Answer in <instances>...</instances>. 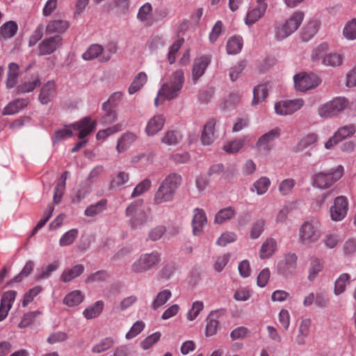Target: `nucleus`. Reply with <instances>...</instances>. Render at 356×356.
Here are the masks:
<instances>
[{
    "mask_svg": "<svg viewBox=\"0 0 356 356\" xmlns=\"http://www.w3.org/2000/svg\"><path fill=\"white\" fill-rule=\"evenodd\" d=\"M95 122H92L90 118H84L70 124L67 128L56 131L53 136V142L55 144L70 138L73 135L71 128L79 131L78 138L83 139L95 129Z\"/></svg>",
    "mask_w": 356,
    "mask_h": 356,
    "instance_id": "obj_1",
    "label": "nucleus"
},
{
    "mask_svg": "<svg viewBox=\"0 0 356 356\" xmlns=\"http://www.w3.org/2000/svg\"><path fill=\"white\" fill-rule=\"evenodd\" d=\"M184 82V72L177 70L172 74L170 82L164 83L157 93V103L161 100H170L178 97Z\"/></svg>",
    "mask_w": 356,
    "mask_h": 356,
    "instance_id": "obj_2",
    "label": "nucleus"
},
{
    "mask_svg": "<svg viewBox=\"0 0 356 356\" xmlns=\"http://www.w3.org/2000/svg\"><path fill=\"white\" fill-rule=\"evenodd\" d=\"M181 181V177L175 173L166 177L157 190V204L172 201Z\"/></svg>",
    "mask_w": 356,
    "mask_h": 356,
    "instance_id": "obj_3",
    "label": "nucleus"
},
{
    "mask_svg": "<svg viewBox=\"0 0 356 356\" xmlns=\"http://www.w3.org/2000/svg\"><path fill=\"white\" fill-rule=\"evenodd\" d=\"M343 174V167L338 165L336 168L326 171L318 172L312 175V180L314 186L326 189L337 182Z\"/></svg>",
    "mask_w": 356,
    "mask_h": 356,
    "instance_id": "obj_4",
    "label": "nucleus"
},
{
    "mask_svg": "<svg viewBox=\"0 0 356 356\" xmlns=\"http://www.w3.org/2000/svg\"><path fill=\"white\" fill-rule=\"evenodd\" d=\"M321 224L318 221L311 220L305 221L299 228L298 239L302 245L316 243L321 237Z\"/></svg>",
    "mask_w": 356,
    "mask_h": 356,
    "instance_id": "obj_5",
    "label": "nucleus"
},
{
    "mask_svg": "<svg viewBox=\"0 0 356 356\" xmlns=\"http://www.w3.org/2000/svg\"><path fill=\"white\" fill-rule=\"evenodd\" d=\"M140 205V202H134L127 207L126 209V216L131 217L129 223L134 228L146 225L152 219L150 209L147 207L139 209L138 207Z\"/></svg>",
    "mask_w": 356,
    "mask_h": 356,
    "instance_id": "obj_6",
    "label": "nucleus"
},
{
    "mask_svg": "<svg viewBox=\"0 0 356 356\" xmlns=\"http://www.w3.org/2000/svg\"><path fill=\"white\" fill-rule=\"evenodd\" d=\"M304 13L297 10L281 26L275 29V36L277 40H282L294 33L304 19Z\"/></svg>",
    "mask_w": 356,
    "mask_h": 356,
    "instance_id": "obj_7",
    "label": "nucleus"
},
{
    "mask_svg": "<svg viewBox=\"0 0 356 356\" xmlns=\"http://www.w3.org/2000/svg\"><path fill=\"white\" fill-rule=\"evenodd\" d=\"M347 105L348 102L345 98L337 97L320 106L318 112L322 118H332L342 112Z\"/></svg>",
    "mask_w": 356,
    "mask_h": 356,
    "instance_id": "obj_8",
    "label": "nucleus"
},
{
    "mask_svg": "<svg viewBox=\"0 0 356 356\" xmlns=\"http://www.w3.org/2000/svg\"><path fill=\"white\" fill-rule=\"evenodd\" d=\"M294 86L299 91H307L316 88L320 83L318 77L314 74L300 72L293 76Z\"/></svg>",
    "mask_w": 356,
    "mask_h": 356,
    "instance_id": "obj_9",
    "label": "nucleus"
},
{
    "mask_svg": "<svg viewBox=\"0 0 356 356\" xmlns=\"http://www.w3.org/2000/svg\"><path fill=\"white\" fill-rule=\"evenodd\" d=\"M348 211V200L346 196L337 197L330 207L331 220L335 222L341 221L347 216Z\"/></svg>",
    "mask_w": 356,
    "mask_h": 356,
    "instance_id": "obj_10",
    "label": "nucleus"
},
{
    "mask_svg": "<svg viewBox=\"0 0 356 356\" xmlns=\"http://www.w3.org/2000/svg\"><path fill=\"white\" fill-rule=\"evenodd\" d=\"M304 105L302 99L281 101L275 104V111L280 115H291L300 110Z\"/></svg>",
    "mask_w": 356,
    "mask_h": 356,
    "instance_id": "obj_11",
    "label": "nucleus"
},
{
    "mask_svg": "<svg viewBox=\"0 0 356 356\" xmlns=\"http://www.w3.org/2000/svg\"><path fill=\"white\" fill-rule=\"evenodd\" d=\"M297 261L298 257L295 253L286 254L284 260L277 265L278 273L284 276L291 274L297 267Z\"/></svg>",
    "mask_w": 356,
    "mask_h": 356,
    "instance_id": "obj_12",
    "label": "nucleus"
},
{
    "mask_svg": "<svg viewBox=\"0 0 356 356\" xmlns=\"http://www.w3.org/2000/svg\"><path fill=\"white\" fill-rule=\"evenodd\" d=\"M62 45L60 35L49 37L42 40L38 47L40 55H49L56 51Z\"/></svg>",
    "mask_w": 356,
    "mask_h": 356,
    "instance_id": "obj_13",
    "label": "nucleus"
},
{
    "mask_svg": "<svg viewBox=\"0 0 356 356\" xmlns=\"http://www.w3.org/2000/svg\"><path fill=\"white\" fill-rule=\"evenodd\" d=\"M280 136V130L278 128L273 129L268 133L262 135L255 144V147L259 151L268 152L270 150V143Z\"/></svg>",
    "mask_w": 356,
    "mask_h": 356,
    "instance_id": "obj_14",
    "label": "nucleus"
},
{
    "mask_svg": "<svg viewBox=\"0 0 356 356\" xmlns=\"http://www.w3.org/2000/svg\"><path fill=\"white\" fill-rule=\"evenodd\" d=\"M210 63L211 58L209 56H203L195 59L192 69L193 81L196 82L204 74Z\"/></svg>",
    "mask_w": 356,
    "mask_h": 356,
    "instance_id": "obj_15",
    "label": "nucleus"
},
{
    "mask_svg": "<svg viewBox=\"0 0 356 356\" xmlns=\"http://www.w3.org/2000/svg\"><path fill=\"white\" fill-rule=\"evenodd\" d=\"M156 263V254L154 252L142 255L132 265V270L136 273L149 270Z\"/></svg>",
    "mask_w": 356,
    "mask_h": 356,
    "instance_id": "obj_16",
    "label": "nucleus"
},
{
    "mask_svg": "<svg viewBox=\"0 0 356 356\" xmlns=\"http://www.w3.org/2000/svg\"><path fill=\"white\" fill-rule=\"evenodd\" d=\"M207 220L205 212L203 209L196 208L193 210V218L192 220L193 233L195 236H200L202 232Z\"/></svg>",
    "mask_w": 356,
    "mask_h": 356,
    "instance_id": "obj_17",
    "label": "nucleus"
},
{
    "mask_svg": "<svg viewBox=\"0 0 356 356\" xmlns=\"http://www.w3.org/2000/svg\"><path fill=\"white\" fill-rule=\"evenodd\" d=\"M311 325L312 321L309 318L301 321L296 337V342L298 346H302L306 344V339L309 335Z\"/></svg>",
    "mask_w": 356,
    "mask_h": 356,
    "instance_id": "obj_18",
    "label": "nucleus"
},
{
    "mask_svg": "<svg viewBox=\"0 0 356 356\" xmlns=\"http://www.w3.org/2000/svg\"><path fill=\"white\" fill-rule=\"evenodd\" d=\"M138 139V136L130 131L124 133L118 140L116 146L117 151L119 153L125 152Z\"/></svg>",
    "mask_w": 356,
    "mask_h": 356,
    "instance_id": "obj_19",
    "label": "nucleus"
},
{
    "mask_svg": "<svg viewBox=\"0 0 356 356\" xmlns=\"http://www.w3.org/2000/svg\"><path fill=\"white\" fill-rule=\"evenodd\" d=\"M84 266L77 264L72 268H66L61 273L60 280L64 283H69L79 277L84 272Z\"/></svg>",
    "mask_w": 356,
    "mask_h": 356,
    "instance_id": "obj_20",
    "label": "nucleus"
},
{
    "mask_svg": "<svg viewBox=\"0 0 356 356\" xmlns=\"http://www.w3.org/2000/svg\"><path fill=\"white\" fill-rule=\"evenodd\" d=\"M216 125V120L210 119L204 126L202 133L201 140L204 145H211L215 140L214 128Z\"/></svg>",
    "mask_w": 356,
    "mask_h": 356,
    "instance_id": "obj_21",
    "label": "nucleus"
},
{
    "mask_svg": "<svg viewBox=\"0 0 356 356\" xmlns=\"http://www.w3.org/2000/svg\"><path fill=\"white\" fill-rule=\"evenodd\" d=\"M29 104L28 99H16L9 102L2 112L3 115H10L17 113L20 110L26 107Z\"/></svg>",
    "mask_w": 356,
    "mask_h": 356,
    "instance_id": "obj_22",
    "label": "nucleus"
},
{
    "mask_svg": "<svg viewBox=\"0 0 356 356\" xmlns=\"http://www.w3.org/2000/svg\"><path fill=\"white\" fill-rule=\"evenodd\" d=\"M70 24L69 22L64 19H54L50 21L46 27V32L47 33H63L68 28Z\"/></svg>",
    "mask_w": 356,
    "mask_h": 356,
    "instance_id": "obj_23",
    "label": "nucleus"
},
{
    "mask_svg": "<svg viewBox=\"0 0 356 356\" xmlns=\"http://www.w3.org/2000/svg\"><path fill=\"white\" fill-rule=\"evenodd\" d=\"M56 91V86L54 81H48L42 88L39 95V99L42 104H48L53 98Z\"/></svg>",
    "mask_w": 356,
    "mask_h": 356,
    "instance_id": "obj_24",
    "label": "nucleus"
},
{
    "mask_svg": "<svg viewBox=\"0 0 356 356\" xmlns=\"http://www.w3.org/2000/svg\"><path fill=\"white\" fill-rule=\"evenodd\" d=\"M104 302L97 300L95 303L87 307L83 312V315L86 319H92L98 317L102 312Z\"/></svg>",
    "mask_w": 356,
    "mask_h": 356,
    "instance_id": "obj_25",
    "label": "nucleus"
},
{
    "mask_svg": "<svg viewBox=\"0 0 356 356\" xmlns=\"http://www.w3.org/2000/svg\"><path fill=\"white\" fill-rule=\"evenodd\" d=\"M277 241L272 238H267L262 244L260 251L259 257L261 259H267L271 257L277 250Z\"/></svg>",
    "mask_w": 356,
    "mask_h": 356,
    "instance_id": "obj_26",
    "label": "nucleus"
},
{
    "mask_svg": "<svg viewBox=\"0 0 356 356\" xmlns=\"http://www.w3.org/2000/svg\"><path fill=\"white\" fill-rule=\"evenodd\" d=\"M250 138L248 136L243 138H236L232 141H229L224 145V150L229 154L238 152L245 143H249Z\"/></svg>",
    "mask_w": 356,
    "mask_h": 356,
    "instance_id": "obj_27",
    "label": "nucleus"
},
{
    "mask_svg": "<svg viewBox=\"0 0 356 356\" xmlns=\"http://www.w3.org/2000/svg\"><path fill=\"white\" fill-rule=\"evenodd\" d=\"M218 312H211L207 318L205 334L211 337L217 333L219 321H218Z\"/></svg>",
    "mask_w": 356,
    "mask_h": 356,
    "instance_id": "obj_28",
    "label": "nucleus"
},
{
    "mask_svg": "<svg viewBox=\"0 0 356 356\" xmlns=\"http://www.w3.org/2000/svg\"><path fill=\"white\" fill-rule=\"evenodd\" d=\"M266 8V3L258 4L257 8H253L248 13L245 23L248 25L254 24L264 15Z\"/></svg>",
    "mask_w": 356,
    "mask_h": 356,
    "instance_id": "obj_29",
    "label": "nucleus"
},
{
    "mask_svg": "<svg viewBox=\"0 0 356 356\" xmlns=\"http://www.w3.org/2000/svg\"><path fill=\"white\" fill-rule=\"evenodd\" d=\"M243 45L242 37L234 35L227 42V52L228 54H237L241 52Z\"/></svg>",
    "mask_w": 356,
    "mask_h": 356,
    "instance_id": "obj_30",
    "label": "nucleus"
},
{
    "mask_svg": "<svg viewBox=\"0 0 356 356\" xmlns=\"http://www.w3.org/2000/svg\"><path fill=\"white\" fill-rule=\"evenodd\" d=\"M147 81V74L143 72H139L134 79L131 85L128 88L129 95H134L138 90H140Z\"/></svg>",
    "mask_w": 356,
    "mask_h": 356,
    "instance_id": "obj_31",
    "label": "nucleus"
},
{
    "mask_svg": "<svg viewBox=\"0 0 356 356\" xmlns=\"http://www.w3.org/2000/svg\"><path fill=\"white\" fill-rule=\"evenodd\" d=\"M19 72V67L15 63H10L8 65V72L6 80V87L7 88H13L18 79Z\"/></svg>",
    "mask_w": 356,
    "mask_h": 356,
    "instance_id": "obj_32",
    "label": "nucleus"
},
{
    "mask_svg": "<svg viewBox=\"0 0 356 356\" xmlns=\"http://www.w3.org/2000/svg\"><path fill=\"white\" fill-rule=\"evenodd\" d=\"M84 295L79 290H74L67 293L64 299L63 303L68 307L79 305L83 300Z\"/></svg>",
    "mask_w": 356,
    "mask_h": 356,
    "instance_id": "obj_33",
    "label": "nucleus"
},
{
    "mask_svg": "<svg viewBox=\"0 0 356 356\" xmlns=\"http://www.w3.org/2000/svg\"><path fill=\"white\" fill-rule=\"evenodd\" d=\"M17 29V24L15 22H7L0 28V36L4 40L11 38L16 34Z\"/></svg>",
    "mask_w": 356,
    "mask_h": 356,
    "instance_id": "obj_34",
    "label": "nucleus"
},
{
    "mask_svg": "<svg viewBox=\"0 0 356 356\" xmlns=\"http://www.w3.org/2000/svg\"><path fill=\"white\" fill-rule=\"evenodd\" d=\"M350 275L348 273H342L334 282V293L336 296L343 293L346 291V286L350 283Z\"/></svg>",
    "mask_w": 356,
    "mask_h": 356,
    "instance_id": "obj_35",
    "label": "nucleus"
},
{
    "mask_svg": "<svg viewBox=\"0 0 356 356\" xmlns=\"http://www.w3.org/2000/svg\"><path fill=\"white\" fill-rule=\"evenodd\" d=\"M268 96V88L266 85L260 84L253 89V99L252 105L254 106L262 102Z\"/></svg>",
    "mask_w": 356,
    "mask_h": 356,
    "instance_id": "obj_36",
    "label": "nucleus"
},
{
    "mask_svg": "<svg viewBox=\"0 0 356 356\" xmlns=\"http://www.w3.org/2000/svg\"><path fill=\"white\" fill-rule=\"evenodd\" d=\"M106 209V200H101L95 204L88 206L85 211L84 214L88 217H93L102 213Z\"/></svg>",
    "mask_w": 356,
    "mask_h": 356,
    "instance_id": "obj_37",
    "label": "nucleus"
},
{
    "mask_svg": "<svg viewBox=\"0 0 356 356\" xmlns=\"http://www.w3.org/2000/svg\"><path fill=\"white\" fill-rule=\"evenodd\" d=\"M114 345V341L112 337H106L100 340L92 348L93 353L99 354L111 348Z\"/></svg>",
    "mask_w": 356,
    "mask_h": 356,
    "instance_id": "obj_38",
    "label": "nucleus"
},
{
    "mask_svg": "<svg viewBox=\"0 0 356 356\" xmlns=\"http://www.w3.org/2000/svg\"><path fill=\"white\" fill-rule=\"evenodd\" d=\"M323 264L318 258H312L310 261L308 270V279L310 281L314 280L318 274L323 270Z\"/></svg>",
    "mask_w": 356,
    "mask_h": 356,
    "instance_id": "obj_39",
    "label": "nucleus"
},
{
    "mask_svg": "<svg viewBox=\"0 0 356 356\" xmlns=\"http://www.w3.org/2000/svg\"><path fill=\"white\" fill-rule=\"evenodd\" d=\"M270 185V179L266 177H261L253 184L252 191H255L259 195H261L267 192Z\"/></svg>",
    "mask_w": 356,
    "mask_h": 356,
    "instance_id": "obj_40",
    "label": "nucleus"
},
{
    "mask_svg": "<svg viewBox=\"0 0 356 356\" xmlns=\"http://www.w3.org/2000/svg\"><path fill=\"white\" fill-rule=\"evenodd\" d=\"M329 49L327 43L323 42L320 44L316 49H314L312 53L311 57L314 62L318 63L324 60V57L327 55V51Z\"/></svg>",
    "mask_w": 356,
    "mask_h": 356,
    "instance_id": "obj_41",
    "label": "nucleus"
},
{
    "mask_svg": "<svg viewBox=\"0 0 356 356\" xmlns=\"http://www.w3.org/2000/svg\"><path fill=\"white\" fill-rule=\"evenodd\" d=\"M79 230L77 229H72L66 232L61 236L59 240V245L64 247L72 245L77 238Z\"/></svg>",
    "mask_w": 356,
    "mask_h": 356,
    "instance_id": "obj_42",
    "label": "nucleus"
},
{
    "mask_svg": "<svg viewBox=\"0 0 356 356\" xmlns=\"http://www.w3.org/2000/svg\"><path fill=\"white\" fill-rule=\"evenodd\" d=\"M103 56V47L100 44H94L90 45L86 52L82 55V58L86 60H92L99 56Z\"/></svg>",
    "mask_w": 356,
    "mask_h": 356,
    "instance_id": "obj_43",
    "label": "nucleus"
},
{
    "mask_svg": "<svg viewBox=\"0 0 356 356\" xmlns=\"http://www.w3.org/2000/svg\"><path fill=\"white\" fill-rule=\"evenodd\" d=\"M343 63V56L341 54L332 52L327 54L324 60L322 61V64L325 66L337 67L340 66Z\"/></svg>",
    "mask_w": 356,
    "mask_h": 356,
    "instance_id": "obj_44",
    "label": "nucleus"
},
{
    "mask_svg": "<svg viewBox=\"0 0 356 356\" xmlns=\"http://www.w3.org/2000/svg\"><path fill=\"white\" fill-rule=\"evenodd\" d=\"M182 139L181 135L175 131H168L161 138V143L167 145H176Z\"/></svg>",
    "mask_w": 356,
    "mask_h": 356,
    "instance_id": "obj_45",
    "label": "nucleus"
},
{
    "mask_svg": "<svg viewBox=\"0 0 356 356\" xmlns=\"http://www.w3.org/2000/svg\"><path fill=\"white\" fill-rule=\"evenodd\" d=\"M343 35L348 40H356V17L346 22L343 29Z\"/></svg>",
    "mask_w": 356,
    "mask_h": 356,
    "instance_id": "obj_46",
    "label": "nucleus"
},
{
    "mask_svg": "<svg viewBox=\"0 0 356 356\" xmlns=\"http://www.w3.org/2000/svg\"><path fill=\"white\" fill-rule=\"evenodd\" d=\"M320 23L318 21L309 22L304 28L302 37L304 40H310L318 31Z\"/></svg>",
    "mask_w": 356,
    "mask_h": 356,
    "instance_id": "obj_47",
    "label": "nucleus"
},
{
    "mask_svg": "<svg viewBox=\"0 0 356 356\" xmlns=\"http://www.w3.org/2000/svg\"><path fill=\"white\" fill-rule=\"evenodd\" d=\"M235 210L231 207H226L220 210L216 215L215 222L221 224L223 222L232 218L235 216Z\"/></svg>",
    "mask_w": 356,
    "mask_h": 356,
    "instance_id": "obj_48",
    "label": "nucleus"
},
{
    "mask_svg": "<svg viewBox=\"0 0 356 356\" xmlns=\"http://www.w3.org/2000/svg\"><path fill=\"white\" fill-rule=\"evenodd\" d=\"M125 126L123 123L116 124L111 127L99 131L96 135V138L97 140H104L108 136L120 131Z\"/></svg>",
    "mask_w": 356,
    "mask_h": 356,
    "instance_id": "obj_49",
    "label": "nucleus"
},
{
    "mask_svg": "<svg viewBox=\"0 0 356 356\" xmlns=\"http://www.w3.org/2000/svg\"><path fill=\"white\" fill-rule=\"evenodd\" d=\"M59 267V262L54 261L47 266L42 267L40 272L36 276V280H45L50 277L51 274Z\"/></svg>",
    "mask_w": 356,
    "mask_h": 356,
    "instance_id": "obj_50",
    "label": "nucleus"
},
{
    "mask_svg": "<svg viewBox=\"0 0 356 356\" xmlns=\"http://www.w3.org/2000/svg\"><path fill=\"white\" fill-rule=\"evenodd\" d=\"M129 179V174L124 171L118 172L113 176L111 181V187L117 188L126 184Z\"/></svg>",
    "mask_w": 356,
    "mask_h": 356,
    "instance_id": "obj_51",
    "label": "nucleus"
},
{
    "mask_svg": "<svg viewBox=\"0 0 356 356\" xmlns=\"http://www.w3.org/2000/svg\"><path fill=\"white\" fill-rule=\"evenodd\" d=\"M340 241L341 238L339 234L333 232L327 233L323 239L324 245L329 249H333L337 247Z\"/></svg>",
    "mask_w": 356,
    "mask_h": 356,
    "instance_id": "obj_52",
    "label": "nucleus"
},
{
    "mask_svg": "<svg viewBox=\"0 0 356 356\" xmlns=\"http://www.w3.org/2000/svg\"><path fill=\"white\" fill-rule=\"evenodd\" d=\"M265 221L262 219L255 221L250 229V237L252 239L258 238L264 231Z\"/></svg>",
    "mask_w": 356,
    "mask_h": 356,
    "instance_id": "obj_53",
    "label": "nucleus"
},
{
    "mask_svg": "<svg viewBox=\"0 0 356 356\" xmlns=\"http://www.w3.org/2000/svg\"><path fill=\"white\" fill-rule=\"evenodd\" d=\"M40 85L38 76H35L31 81L25 82L17 87L19 93H26L32 92L36 87Z\"/></svg>",
    "mask_w": 356,
    "mask_h": 356,
    "instance_id": "obj_54",
    "label": "nucleus"
},
{
    "mask_svg": "<svg viewBox=\"0 0 356 356\" xmlns=\"http://www.w3.org/2000/svg\"><path fill=\"white\" fill-rule=\"evenodd\" d=\"M152 6L150 3H146L142 6L137 14V18L142 22L147 23L152 15Z\"/></svg>",
    "mask_w": 356,
    "mask_h": 356,
    "instance_id": "obj_55",
    "label": "nucleus"
},
{
    "mask_svg": "<svg viewBox=\"0 0 356 356\" xmlns=\"http://www.w3.org/2000/svg\"><path fill=\"white\" fill-rule=\"evenodd\" d=\"M108 277V273L104 270L97 271L89 275L86 280V284L100 283L106 282Z\"/></svg>",
    "mask_w": 356,
    "mask_h": 356,
    "instance_id": "obj_56",
    "label": "nucleus"
},
{
    "mask_svg": "<svg viewBox=\"0 0 356 356\" xmlns=\"http://www.w3.org/2000/svg\"><path fill=\"white\" fill-rule=\"evenodd\" d=\"M122 92H113L108 99L102 104V109L113 108L117 106L122 97Z\"/></svg>",
    "mask_w": 356,
    "mask_h": 356,
    "instance_id": "obj_57",
    "label": "nucleus"
},
{
    "mask_svg": "<svg viewBox=\"0 0 356 356\" xmlns=\"http://www.w3.org/2000/svg\"><path fill=\"white\" fill-rule=\"evenodd\" d=\"M237 235L233 232H225L218 238L216 243L220 246H225L229 243L236 241Z\"/></svg>",
    "mask_w": 356,
    "mask_h": 356,
    "instance_id": "obj_58",
    "label": "nucleus"
},
{
    "mask_svg": "<svg viewBox=\"0 0 356 356\" xmlns=\"http://www.w3.org/2000/svg\"><path fill=\"white\" fill-rule=\"evenodd\" d=\"M356 132V127L354 124H350L348 125H346L340 127L337 131V136H339L340 139L343 140L347 137L352 136Z\"/></svg>",
    "mask_w": 356,
    "mask_h": 356,
    "instance_id": "obj_59",
    "label": "nucleus"
},
{
    "mask_svg": "<svg viewBox=\"0 0 356 356\" xmlns=\"http://www.w3.org/2000/svg\"><path fill=\"white\" fill-rule=\"evenodd\" d=\"M295 185V179L291 178L284 179L279 185V191L282 195H286L292 191Z\"/></svg>",
    "mask_w": 356,
    "mask_h": 356,
    "instance_id": "obj_60",
    "label": "nucleus"
},
{
    "mask_svg": "<svg viewBox=\"0 0 356 356\" xmlns=\"http://www.w3.org/2000/svg\"><path fill=\"white\" fill-rule=\"evenodd\" d=\"M34 268V263L32 261H28L25 266H24L22 271L16 275L13 280V282H21L24 277H27L31 274L32 270Z\"/></svg>",
    "mask_w": 356,
    "mask_h": 356,
    "instance_id": "obj_61",
    "label": "nucleus"
},
{
    "mask_svg": "<svg viewBox=\"0 0 356 356\" xmlns=\"http://www.w3.org/2000/svg\"><path fill=\"white\" fill-rule=\"evenodd\" d=\"M150 186L151 181L148 179H145L134 188L131 193V197H136L143 194L149 190Z\"/></svg>",
    "mask_w": 356,
    "mask_h": 356,
    "instance_id": "obj_62",
    "label": "nucleus"
},
{
    "mask_svg": "<svg viewBox=\"0 0 356 356\" xmlns=\"http://www.w3.org/2000/svg\"><path fill=\"white\" fill-rule=\"evenodd\" d=\"M42 291V288L41 286H35L33 288L31 289L24 294V299L22 301V306H27L28 304L32 302L34 298L37 295H38Z\"/></svg>",
    "mask_w": 356,
    "mask_h": 356,
    "instance_id": "obj_63",
    "label": "nucleus"
},
{
    "mask_svg": "<svg viewBox=\"0 0 356 356\" xmlns=\"http://www.w3.org/2000/svg\"><path fill=\"white\" fill-rule=\"evenodd\" d=\"M230 254H223L216 257L213 268L216 271L221 272L229 261Z\"/></svg>",
    "mask_w": 356,
    "mask_h": 356,
    "instance_id": "obj_64",
    "label": "nucleus"
}]
</instances>
